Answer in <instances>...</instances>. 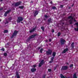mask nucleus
Listing matches in <instances>:
<instances>
[{"instance_id": "1", "label": "nucleus", "mask_w": 78, "mask_h": 78, "mask_svg": "<svg viewBox=\"0 0 78 78\" xmlns=\"http://www.w3.org/2000/svg\"><path fill=\"white\" fill-rule=\"evenodd\" d=\"M18 33H19V31H17L16 30L14 31L13 34L11 37V38L12 39V38L15 37V36H17V34H18Z\"/></svg>"}, {"instance_id": "2", "label": "nucleus", "mask_w": 78, "mask_h": 78, "mask_svg": "<svg viewBox=\"0 0 78 78\" xmlns=\"http://www.w3.org/2000/svg\"><path fill=\"white\" fill-rule=\"evenodd\" d=\"M37 36V34H35L34 35L30 36L27 40V41H30V39H31L34 38V37L35 36Z\"/></svg>"}, {"instance_id": "3", "label": "nucleus", "mask_w": 78, "mask_h": 78, "mask_svg": "<svg viewBox=\"0 0 78 78\" xmlns=\"http://www.w3.org/2000/svg\"><path fill=\"white\" fill-rule=\"evenodd\" d=\"M68 19H71L70 20H69V22L70 24H72V22H73V18L72 17V16H70L68 17Z\"/></svg>"}, {"instance_id": "4", "label": "nucleus", "mask_w": 78, "mask_h": 78, "mask_svg": "<svg viewBox=\"0 0 78 78\" xmlns=\"http://www.w3.org/2000/svg\"><path fill=\"white\" fill-rule=\"evenodd\" d=\"M23 17L20 16L18 17V19L17 20V22L18 23H20V22H22V21H23Z\"/></svg>"}, {"instance_id": "5", "label": "nucleus", "mask_w": 78, "mask_h": 78, "mask_svg": "<svg viewBox=\"0 0 78 78\" xmlns=\"http://www.w3.org/2000/svg\"><path fill=\"white\" fill-rule=\"evenodd\" d=\"M65 42H66V40L63 38H61L60 44L61 45H64V44H65Z\"/></svg>"}, {"instance_id": "6", "label": "nucleus", "mask_w": 78, "mask_h": 78, "mask_svg": "<svg viewBox=\"0 0 78 78\" xmlns=\"http://www.w3.org/2000/svg\"><path fill=\"white\" fill-rule=\"evenodd\" d=\"M51 53H52V50L51 49H48V51H46V55H51Z\"/></svg>"}, {"instance_id": "7", "label": "nucleus", "mask_w": 78, "mask_h": 78, "mask_svg": "<svg viewBox=\"0 0 78 78\" xmlns=\"http://www.w3.org/2000/svg\"><path fill=\"white\" fill-rule=\"evenodd\" d=\"M22 4V2L19 1V2H17L16 3H15V6L16 7H17L19 5H20Z\"/></svg>"}, {"instance_id": "8", "label": "nucleus", "mask_w": 78, "mask_h": 78, "mask_svg": "<svg viewBox=\"0 0 78 78\" xmlns=\"http://www.w3.org/2000/svg\"><path fill=\"white\" fill-rule=\"evenodd\" d=\"M68 69V66H62L61 69V70H65Z\"/></svg>"}, {"instance_id": "9", "label": "nucleus", "mask_w": 78, "mask_h": 78, "mask_svg": "<svg viewBox=\"0 0 78 78\" xmlns=\"http://www.w3.org/2000/svg\"><path fill=\"white\" fill-rule=\"evenodd\" d=\"M36 27H35V28H34L32 30H30V31L29 32L30 33H33V32H34V31L36 30Z\"/></svg>"}, {"instance_id": "10", "label": "nucleus", "mask_w": 78, "mask_h": 78, "mask_svg": "<svg viewBox=\"0 0 78 78\" xmlns=\"http://www.w3.org/2000/svg\"><path fill=\"white\" fill-rule=\"evenodd\" d=\"M69 51V49H68V48H66L63 50V51L62 52V53H66V51Z\"/></svg>"}, {"instance_id": "11", "label": "nucleus", "mask_w": 78, "mask_h": 78, "mask_svg": "<svg viewBox=\"0 0 78 78\" xmlns=\"http://www.w3.org/2000/svg\"><path fill=\"white\" fill-rule=\"evenodd\" d=\"M31 72H34L36 71V68H32L30 70Z\"/></svg>"}, {"instance_id": "12", "label": "nucleus", "mask_w": 78, "mask_h": 78, "mask_svg": "<svg viewBox=\"0 0 78 78\" xmlns=\"http://www.w3.org/2000/svg\"><path fill=\"white\" fill-rule=\"evenodd\" d=\"M16 75L17 76V78H20V76H19V73H18V72H16Z\"/></svg>"}, {"instance_id": "13", "label": "nucleus", "mask_w": 78, "mask_h": 78, "mask_svg": "<svg viewBox=\"0 0 78 78\" xmlns=\"http://www.w3.org/2000/svg\"><path fill=\"white\" fill-rule=\"evenodd\" d=\"M51 20H52V19H51V18H49V19H48V22L49 23H51V22H52V21H51Z\"/></svg>"}, {"instance_id": "14", "label": "nucleus", "mask_w": 78, "mask_h": 78, "mask_svg": "<svg viewBox=\"0 0 78 78\" xmlns=\"http://www.w3.org/2000/svg\"><path fill=\"white\" fill-rule=\"evenodd\" d=\"M71 47L72 48H74V42H73L71 44Z\"/></svg>"}, {"instance_id": "15", "label": "nucleus", "mask_w": 78, "mask_h": 78, "mask_svg": "<svg viewBox=\"0 0 78 78\" xmlns=\"http://www.w3.org/2000/svg\"><path fill=\"white\" fill-rule=\"evenodd\" d=\"M11 9H9L7 10L6 12H5L6 13V14H8V13H9L10 12H11Z\"/></svg>"}, {"instance_id": "16", "label": "nucleus", "mask_w": 78, "mask_h": 78, "mask_svg": "<svg viewBox=\"0 0 78 78\" xmlns=\"http://www.w3.org/2000/svg\"><path fill=\"white\" fill-rule=\"evenodd\" d=\"M73 78H77L76 76V74L75 73L73 75Z\"/></svg>"}, {"instance_id": "17", "label": "nucleus", "mask_w": 78, "mask_h": 78, "mask_svg": "<svg viewBox=\"0 0 78 78\" xmlns=\"http://www.w3.org/2000/svg\"><path fill=\"white\" fill-rule=\"evenodd\" d=\"M60 77L61 78H66L65 76H64L62 74H60Z\"/></svg>"}, {"instance_id": "18", "label": "nucleus", "mask_w": 78, "mask_h": 78, "mask_svg": "<svg viewBox=\"0 0 78 78\" xmlns=\"http://www.w3.org/2000/svg\"><path fill=\"white\" fill-rule=\"evenodd\" d=\"M56 52H54L52 53V56H54L55 57V56H56Z\"/></svg>"}, {"instance_id": "19", "label": "nucleus", "mask_w": 78, "mask_h": 78, "mask_svg": "<svg viewBox=\"0 0 78 78\" xmlns=\"http://www.w3.org/2000/svg\"><path fill=\"white\" fill-rule=\"evenodd\" d=\"M9 31L8 30H5L3 31L4 33H8Z\"/></svg>"}, {"instance_id": "20", "label": "nucleus", "mask_w": 78, "mask_h": 78, "mask_svg": "<svg viewBox=\"0 0 78 78\" xmlns=\"http://www.w3.org/2000/svg\"><path fill=\"white\" fill-rule=\"evenodd\" d=\"M40 63L42 65H43V64H44V60H41L40 62Z\"/></svg>"}, {"instance_id": "21", "label": "nucleus", "mask_w": 78, "mask_h": 78, "mask_svg": "<svg viewBox=\"0 0 78 78\" xmlns=\"http://www.w3.org/2000/svg\"><path fill=\"white\" fill-rule=\"evenodd\" d=\"M19 8L20 9H23L24 8V6H20L19 7Z\"/></svg>"}, {"instance_id": "22", "label": "nucleus", "mask_w": 78, "mask_h": 78, "mask_svg": "<svg viewBox=\"0 0 78 78\" xmlns=\"http://www.w3.org/2000/svg\"><path fill=\"white\" fill-rule=\"evenodd\" d=\"M41 29H42V31H44V30H45V29H44V27H43V26L41 27Z\"/></svg>"}, {"instance_id": "23", "label": "nucleus", "mask_w": 78, "mask_h": 78, "mask_svg": "<svg viewBox=\"0 0 78 78\" xmlns=\"http://www.w3.org/2000/svg\"><path fill=\"white\" fill-rule=\"evenodd\" d=\"M34 14H35V15H37V14H38V11H35Z\"/></svg>"}, {"instance_id": "24", "label": "nucleus", "mask_w": 78, "mask_h": 78, "mask_svg": "<svg viewBox=\"0 0 78 78\" xmlns=\"http://www.w3.org/2000/svg\"><path fill=\"white\" fill-rule=\"evenodd\" d=\"M73 67V64H71L69 66L70 68H71V67Z\"/></svg>"}, {"instance_id": "25", "label": "nucleus", "mask_w": 78, "mask_h": 78, "mask_svg": "<svg viewBox=\"0 0 78 78\" xmlns=\"http://www.w3.org/2000/svg\"><path fill=\"white\" fill-rule=\"evenodd\" d=\"M57 36L58 37L60 36H61V33L60 32H58V33Z\"/></svg>"}, {"instance_id": "26", "label": "nucleus", "mask_w": 78, "mask_h": 78, "mask_svg": "<svg viewBox=\"0 0 78 78\" xmlns=\"http://www.w3.org/2000/svg\"><path fill=\"white\" fill-rule=\"evenodd\" d=\"M42 51H43V48H42L40 49V53H42Z\"/></svg>"}, {"instance_id": "27", "label": "nucleus", "mask_w": 78, "mask_h": 78, "mask_svg": "<svg viewBox=\"0 0 78 78\" xmlns=\"http://www.w3.org/2000/svg\"><path fill=\"white\" fill-rule=\"evenodd\" d=\"M54 57H55L53 56V57H51V61H53V59H54Z\"/></svg>"}, {"instance_id": "28", "label": "nucleus", "mask_w": 78, "mask_h": 78, "mask_svg": "<svg viewBox=\"0 0 78 78\" xmlns=\"http://www.w3.org/2000/svg\"><path fill=\"white\" fill-rule=\"evenodd\" d=\"M1 51H5V48H2L1 49Z\"/></svg>"}, {"instance_id": "29", "label": "nucleus", "mask_w": 78, "mask_h": 78, "mask_svg": "<svg viewBox=\"0 0 78 78\" xmlns=\"http://www.w3.org/2000/svg\"><path fill=\"white\" fill-rule=\"evenodd\" d=\"M52 9H55L56 8V7L55 6H53L52 7Z\"/></svg>"}, {"instance_id": "30", "label": "nucleus", "mask_w": 78, "mask_h": 78, "mask_svg": "<svg viewBox=\"0 0 78 78\" xmlns=\"http://www.w3.org/2000/svg\"><path fill=\"white\" fill-rule=\"evenodd\" d=\"M4 56H7V53H6V52H5V53H4Z\"/></svg>"}, {"instance_id": "31", "label": "nucleus", "mask_w": 78, "mask_h": 78, "mask_svg": "<svg viewBox=\"0 0 78 78\" xmlns=\"http://www.w3.org/2000/svg\"><path fill=\"white\" fill-rule=\"evenodd\" d=\"M42 64H41L40 63L39 64V67H41V66H42Z\"/></svg>"}, {"instance_id": "32", "label": "nucleus", "mask_w": 78, "mask_h": 78, "mask_svg": "<svg viewBox=\"0 0 78 78\" xmlns=\"http://www.w3.org/2000/svg\"><path fill=\"white\" fill-rule=\"evenodd\" d=\"M7 13H6L5 12L4 14V16H5V17H6V16H7Z\"/></svg>"}, {"instance_id": "33", "label": "nucleus", "mask_w": 78, "mask_h": 78, "mask_svg": "<svg viewBox=\"0 0 78 78\" xmlns=\"http://www.w3.org/2000/svg\"><path fill=\"white\" fill-rule=\"evenodd\" d=\"M45 76H46V75L45 74H44L43 76V78H45Z\"/></svg>"}, {"instance_id": "34", "label": "nucleus", "mask_w": 78, "mask_h": 78, "mask_svg": "<svg viewBox=\"0 0 78 78\" xmlns=\"http://www.w3.org/2000/svg\"><path fill=\"white\" fill-rule=\"evenodd\" d=\"M48 72H51V69H48Z\"/></svg>"}, {"instance_id": "35", "label": "nucleus", "mask_w": 78, "mask_h": 78, "mask_svg": "<svg viewBox=\"0 0 78 78\" xmlns=\"http://www.w3.org/2000/svg\"><path fill=\"white\" fill-rule=\"evenodd\" d=\"M63 7H64V6L62 5H60V8H63Z\"/></svg>"}, {"instance_id": "36", "label": "nucleus", "mask_w": 78, "mask_h": 78, "mask_svg": "<svg viewBox=\"0 0 78 78\" xmlns=\"http://www.w3.org/2000/svg\"><path fill=\"white\" fill-rule=\"evenodd\" d=\"M8 23H9L8 21H6V22L5 23V25H6V24H8Z\"/></svg>"}, {"instance_id": "37", "label": "nucleus", "mask_w": 78, "mask_h": 78, "mask_svg": "<svg viewBox=\"0 0 78 78\" xmlns=\"http://www.w3.org/2000/svg\"><path fill=\"white\" fill-rule=\"evenodd\" d=\"M33 67L34 68H36V65H33Z\"/></svg>"}, {"instance_id": "38", "label": "nucleus", "mask_w": 78, "mask_h": 78, "mask_svg": "<svg viewBox=\"0 0 78 78\" xmlns=\"http://www.w3.org/2000/svg\"><path fill=\"white\" fill-rule=\"evenodd\" d=\"M52 33H54L55 32V30H54L53 29H52Z\"/></svg>"}, {"instance_id": "39", "label": "nucleus", "mask_w": 78, "mask_h": 78, "mask_svg": "<svg viewBox=\"0 0 78 78\" xmlns=\"http://www.w3.org/2000/svg\"><path fill=\"white\" fill-rule=\"evenodd\" d=\"M44 17L45 18H48V16H47V15H45Z\"/></svg>"}, {"instance_id": "40", "label": "nucleus", "mask_w": 78, "mask_h": 78, "mask_svg": "<svg viewBox=\"0 0 78 78\" xmlns=\"http://www.w3.org/2000/svg\"><path fill=\"white\" fill-rule=\"evenodd\" d=\"M53 60H51L49 62V63H52L53 62Z\"/></svg>"}, {"instance_id": "41", "label": "nucleus", "mask_w": 78, "mask_h": 78, "mask_svg": "<svg viewBox=\"0 0 78 78\" xmlns=\"http://www.w3.org/2000/svg\"><path fill=\"white\" fill-rule=\"evenodd\" d=\"M75 25H76V26H78V23H75Z\"/></svg>"}, {"instance_id": "42", "label": "nucleus", "mask_w": 78, "mask_h": 78, "mask_svg": "<svg viewBox=\"0 0 78 78\" xmlns=\"http://www.w3.org/2000/svg\"><path fill=\"white\" fill-rule=\"evenodd\" d=\"M49 42H51V39H49Z\"/></svg>"}, {"instance_id": "43", "label": "nucleus", "mask_w": 78, "mask_h": 78, "mask_svg": "<svg viewBox=\"0 0 78 78\" xmlns=\"http://www.w3.org/2000/svg\"><path fill=\"white\" fill-rule=\"evenodd\" d=\"M3 10V8H0V11Z\"/></svg>"}, {"instance_id": "44", "label": "nucleus", "mask_w": 78, "mask_h": 78, "mask_svg": "<svg viewBox=\"0 0 78 78\" xmlns=\"http://www.w3.org/2000/svg\"><path fill=\"white\" fill-rule=\"evenodd\" d=\"M45 42H48V40L46 39L45 41Z\"/></svg>"}, {"instance_id": "45", "label": "nucleus", "mask_w": 78, "mask_h": 78, "mask_svg": "<svg viewBox=\"0 0 78 78\" xmlns=\"http://www.w3.org/2000/svg\"><path fill=\"white\" fill-rule=\"evenodd\" d=\"M50 3L51 4H53V2H52V1H51Z\"/></svg>"}, {"instance_id": "46", "label": "nucleus", "mask_w": 78, "mask_h": 78, "mask_svg": "<svg viewBox=\"0 0 78 78\" xmlns=\"http://www.w3.org/2000/svg\"><path fill=\"white\" fill-rule=\"evenodd\" d=\"M56 67H55L54 69V70H56Z\"/></svg>"}, {"instance_id": "47", "label": "nucleus", "mask_w": 78, "mask_h": 78, "mask_svg": "<svg viewBox=\"0 0 78 78\" xmlns=\"http://www.w3.org/2000/svg\"><path fill=\"white\" fill-rule=\"evenodd\" d=\"M41 48L40 47H39L38 48V50H39Z\"/></svg>"}, {"instance_id": "48", "label": "nucleus", "mask_w": 78, "mask_h": 78, "mask_svg": "<svg viewBox=\"0 0 78 78\" xmlns=\"http://www.w3.org/2000/svg\"><path fill=\"white\" fill-rule=\"evenodd\" d=\"M74 5V4H73L72 5V7H73Z\"/></svg>"}, {"instance_id": "49", "label": "nucleus", "mask_w": 78, "mask_h": 78, "mask_svg": "<svg viewBox=\"0 0 78 78\" xmlns=\"http://www.w3.org/2000/svg\"><path fill=\"white\" fill-rule=\"evenodd\" d=\"M66 64L67 65H69V63L68 62H67V63H66Z\"/></svg>"}, {"instance_id": "50", "label": "nucleus", "mask_w": 78, "mask_h": 78, "mask_svg": "<svg viewBox=\"0 0 78 78\" xmlns=\"http://www.w3.org/2000/svg\"><path fill=\"white\" fill-rule=\"evenodd\" d=\"M36 16H37V15H35V14H34V17H36Z\"/></svg>"}, {"instance_id": "51", "label": "nucleus", "mask_w": 78, "mask_h": 78, "mask_svg": "<svg viewBox=\"0 0 78 78\" xmlns=\"http://www.w3.org/2000/svg\"><path fill=\"white\" fill-rule=\"evenodd\" d=\"M62 24H63V25H64V23H62Z\"/></svg>"}, {"instance_id": "52", "label": "nucleus", "mask_w": 78, "mask_h": 78, "mask_svg": "<svg viewBox=\"0 0 78 78\" xmlns=\"http://www.w3.org/2000/svg\"><path fill=\"white\" fill-rule=\"evenodd\" d=\"M74 22H76V20H74Z\"/></svg>"}, {"instance_id": "53", "label": "nucleus", "mask_w": 78, "mask_h": 78, "mask_svg": "<svg viewBox=\"0 0 78 78\" xmlns=\"http://www.w3.org/2000/svg\"><path fill=\"white\" fill-rule=\"evenodd\" d=\"M71 8V7H69V9H70Z\"/></svg>"}, {"instance_id": "54", "label": "nucleus", "mask_w": 78, "mask_h": 78, "mask_svg": "<svg viewBox=\"0 0 78 78\" xmlns=\"http://www.w3.org/2000/svg\"><path fill=\"white\" fill-rule=\"evenodd\" d=\"M1 2H3V0H0Z\"/></svg>"}, {"instance_id": "55", "label": "nucleus", "mask_w": 78, "mask_h": 78, "mask_svg": "<svg viewBox=\"0 0 78 78\" xmlns=\"http://www.w3.org/2000/svg\"><path fill=\"white\" fill-rule=\"evenodd\" d=\"M1 21H2V20L0 19V22H1Z\"/></svg>"}, {"instance_id": "56", "label": "nucleus", "mask_w": 78, "mask_h": 78, "mask_svg": "<svg viewBox=\"0 0 78 78\" xmlns=\"http://www.w3.org/2000/svg\"><path fill=\"white\" fill-rule=\"evenodd\" d=\"M14 3L12 4V5H14Z\"/></svg>"}, {"instance_id": "57", "label": "nucleus", "mask_w": 78, "mask_h": 78, "mask_svg": "<svg viewBox=\"0 0 78 78\" xmlns=\"http://www.w3.org/2000/svg\"><path fill=\"white\" fill-rule=\"evenodd\" d=\"M65 0V1H68V0Z\"/></svg>"}, {"instance_id": "58", "label": "nucleus", "mask_w": 78, "mask_h": 78, "mask_svg": "<svg viewBox=\"0 0 78 78\" xmlns=\"http://www.w3.org/2000/svg\"><path fill=\"white\" fill-rule=\"evenodd\" d=\"M31 3H33V1H31Z\"/></svg>"}, {"instance_id": "59", "label": "nucleus", "mask_w": 78, "mask_h": 78, "mask_svg": "<svg viewBox=\"0 0 78 78\" xmlns=\"http://www.w3.org/2000/svg\"><path fill=\"white\" fill-rule=\"evenodd\" d=\"M1 60V58H0V61Z\"/></svg>"}, {"instance_id": "60", "label": "nucleus", "mask_w": 78, "mask_h": 78, "mask_svg": "<svg viewBox=\"0 0 78 78\" xmlns=\"http://www.w3.org/2000/svg\"><path fill=\"white\" fill-rule=\"evenodd\" d=\"M14 64H13L12 66H14Z\"/></svg>"}, {"instance_id": "61", "label": "nucleus", "mask_w": 78, "mask_h": 78, "mask_svg": "<svg viewBox=\"0 0 78 78\" xmlns=\"http://www.w3.org/2000/svg\"><path fill=\"white\" fill-rule=\"evenodd\" d=\"M44 20H46V19H44Z\"/></svg>"}, {"instance_id": "62", "label": "nucleus", "mask_w": 78, "mask_h": 78, "mask_svg": "<svg viewBox=\"0 0 78 78\" xmlns=\"http://www.w3.org/2000/svg\"><path fill=\"white\" fill-rule=\"evenodd\" d=\"M67 78H70V77H67Z\"/></svg>"}, {"instance_id": "63", "label": "nucleus", "mask_w": 78, "mask_h": 78, "mask_svg": "<svg viewBox=\"0 0 78 78\" xmlns=\"http://www.w3.org/2000/svg\"><path fill=\"white\" fill-rule=\"evenodd\" d=\"M21 23H23V22H21Z\"/></svg>"}, {"instance_id": "64", "label": "nucleus", "mask_w": 78, "mask_h": 78, "mask_svg": "<svg viewBox=\"0 0 78 78\" xmlns=\"http://www.w3.org/2000/svg\"><path fill=\"white\" fill-rule=\"evenodd\" d=\"M58 66V65H56V66Z\"/></svg>"}]
</instances>
